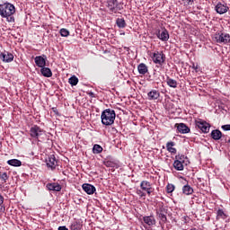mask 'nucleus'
<instances>
[{"label":"nucleus","instance_id":"obj_1","mask_svg":"<svg viewBox=\"0 0 230 230\" xmlns=\"http://www.w3.org/2000/svg\"><path fill=\"white\" fill-rule=\"evenodd\" d=\"M14 13L15 5L13 4L5 2L0 4V16L6 19L7 22H15Z\"/></svg>","mask_w":230,"mask_h":230},{"label":"nucleus","instance_id":"obj_2","mask_svg":"<svg viewBox=\"0 0 230 230\" xmlns=\"http://www.w3.org/2000/svg\"><path fill=\"white\" fill-rule=\"evenodd\" d=\"M101 119L102 125L109 127L114 124V120L116 119V111L114 110L106 109L102 112Z\"/></svg>","mask_w":230,"mask_h":230},{"label":"nucleus","instance_id":"obj_3","mask_svg":"<svg viewBox=\"0 0 230 230\" xmlns=\"http://www.w3.org/2000/svg\"><path fill=\"white\" fill-rule=\"evenodd\" d=\"M150 57L155 64H157L158 66H163L164 62L166 61V56L163 52H154L150 54Z\"/></svg>","mask_w":230,"mask_h":230},{"label":"nucleus","instance_id":"obj_4","mask_svg":"<svg viewBox=\"0 0 230 230\" xmlns=\"http://www.w3.org/2000/svg\"><path fill=\"white\" fill-rule=\"evenodd\" d=\"M31 137H34L35 139H39L41 136H46V131L40 128V127L34 125L30 129Z\"/></svg>","mask_w":230,"mask_h":230},{"label":"nucleus","instance_id":"obj_5","mask_svg":"<svg viewBox=\"0 0 230 230\" xmlns=\"http://www.w3.org/2000/svg\"><path fill=\"white\" fill-rule=\"evenodd\" d=\"M215 40L218 44H229L230 35L226 32H218L215 35Z\"/></svg>","mask_w":230,"mask_h":230},{"label":"nucleus","instance_id":"obj_6","mask_svg":"<svg viewBox=\"0 0 230 230\" xmlns=\"http://www.w3.org/2000/svg\"><path fill=\"white\" fill-rule=\"evenodd\" d=\"M215 10L217 13H219V15H223V13H227L229 6H227V4L224 2H218L215 7Z\"/></svg>","mask_w":230,"mask_h":230},{"label":"nucleus","instance_id":"obj_7","mask_svg":"<svg viewBox=\"0 0 230 230\" xmlns=\"http://www.w3.org/2000/svg\"><path fill=\"white\" fill-rule=\"evenodd\" d=\"M196 127H198V128H199L203 134H208V132H209V123L202 119L196 120Z\"/></svg>","mask_w":230,"mask_h":230},{"label":"nucleus","instance_id":"obj_8","mask_svg":"<svg viewBox=\"0 0 230 230\" xmlns=\"http://www.w3.org/2000/svg\"><path fill=\"white\" fill-rule=\"evenodd\" d=\"M156 215L163 224H166L168 222V218L166 217V208L164 206H161L159 209L156 211Z\"/></svg>","mask_w":230,"mask_h":230},{"label":"nucleus","instance_id":"obj_9","mask_svg":"<svg viewBox=\"0 0 230 230\" xmlns=\"http://www.w3.org/2000/svg\"><path fill=\"white\" fill-rule=\"evenodd\" d=\"M140 188L143 191H146L147 195H152V193H154V188H152V184L148 181H142Z\"/></svg>","mask_w":230,"mask_h":230},{"label":"nucleus","instance_id":"obj_10","mask_svg":"<svg viewBox=\"0 0 230 230\" xmlns=\"http://www.w3.org/2000/svg\"><path fill=\"white\" fill-rule=\"evenodd\" d=\"M157 39L162 40V42H168L170 39V33L168 32V30L163 29L162 31H158L156 33Z\"/></svg>","mask_w":230,"mask_h":230},{"label":"nucleus","instance_id":"obj_11","mask_svg":"<svg viewBox=\"0 0 230 230\" xmlns=\"http://www.w3.org/2000/svg\"><path fill=\"white\" fill-rule=\"evenodd\" d=\"M48 168H51V170H55L58 164L57 162V157L55 155H49L48 159H46Z\"/></svg>","mask_w":230,"mask_h":230},{"label":"nucleus","instance_id":"obj_12","mask_svg":"<svg viewBox=\"0 0 230 230\" xmlns=\"http://www.w3.org/2000/svg\"><path fill=\"white\" fill-rule=\"evenodd\" d=\"M34 62L38 67H46V55L37 56L34 58Z\"/></svg>","mask_w":230,"mask_h":230},{"label":"nucleus","instance_id":"obj_13","mask_svg":"<svg viewBox=\"0 0 230 230\" xmlns=\"http://www.w3.org/2000/svg\"><path fill=\"white\" fill-rule=\"evenodd\" d=\"M82 188L84 190V191H85V193H87V195H93V193L96 191V187H94L92 184L89 183H84L82 185Z\"/></svg>","mask_w":230,"mask_h":230},{"label":"nucleus","instance_id":"obj_14","mask_svg":"<svg viewBox=\"0 0 230 230\" xmlns=\"http://www.w3.org/2000/svg\"><path fill=\"white\" fill-rule=\"evenodd\" d=\"M82 227H84L82 219H75L70 226L71 230H82Z\"/></svg>","mask_w":230,"mask_h":230},{"label":"nucleus","instance_id":"obj_15","mask_svg":"<svg viewBox=\"0 0 230 230\" xmlns=\"http://www.w3.org/2000/svg\"><path fill=\"white\" fill-rule=\"evenodd\" d=\"M0 58L3 62H13V54L10 52H4L0 54Z\"/></svg>","mask_w":230,"mask_h":230},{"label":"nucleus","instance_id":"obj_16","mask_svg":"<svg viewBox=\"0 0 230 230\" xmlns=\"http://www.w3.org/2000/svg\"><path fill=\"white\" fill-rule=\"evenodd\" d=\"M119 4L118 0H108V8L110 12L116 13L118 12V9L116 8H118Z\"/></svg>","mask_w":230,"mask_h":230},{"label":"nucleus","instance_id":"obj_17","mask_svg":"<svg viewBox=\"0 0 230 230\" xmlns=\"http://www.w3.org/2000/svg\"><path fill=\"white\" fill-rule=\"evenodd\" d=\"M177 130L180 134H190V128L184 123L176 124Z\"/></svg>","mask_w":230,"mask_h":230},{"label":"nucleus","instance_id":"obj_18","mask_svg":"<svg viewBox=\"0 0 230 230\" xmlns=\"http://www.w3.org/2000/svg\"><path fill=\"white\" fill-rule=\"evenodd\" d=\"M47 188L49 191H60L62 190V186L56 182L48 183Z\"/></svg>","mask_w":230,"mask_h":230},{"label":"nucleus","instance_id":"obj_19","mask_svg":"<svg viewBox=\"0 0 230 230\" xmlns=\"http://www.w3.org/2000/svg\"><path fill=\"white\" fill-rule=\"evenodd\" d=\"M143 221L147 226H155L156 224L155 217L154 216H146L143 217Z\"/></svg>","mask_w":230,"mask_h":230},{"label":"nucleus","instance_id":"obj_20","mask_svg":"<svg viewBox=\"0 0 230 230\" xmlns=\"http://www.w3.org/2000/svg\"><path fill=\"white\" fill-rule=\"evenodd\" d=\"M40 73L45 76V78H51L53 76V72H51V69L49 67H41Z\"/></svg>","mask_w":230,"mask_h":230},{"label":"nucleus","instance_id":"obj_21","mask_svg":"<svg viewBox=\"0 0 230 230\" xmlns=\"http://www.w3.org/2000/svg\"><path fill=\"white\" fill-rule=\"evenodd\" d=\"M210 136L215 141H218L222 138V131L219 129H214L211 131Z\"/></svg>","mask_w":230,"mask_h":230},{"label":"nucleus","instance_id":"obj_22","mask_svg":"<svg viewBox=\"0 0 230 230\" xmlns=\"http://www.w3.org/2000/svg\"><path fill=\"white\" fill-rule=\"evenodd\" d=\"M147 96L148 100H157L161 96V93L157 90H152L147 93Z\"/></svg>","mask_w":230,"mask_h":230},{"label":"nucleus","instance_id":"obj_23","mask_svg":"<svg viewBox=\"0 0 230 230\" xmlns=\"http://www.w3.org/2000/svg\"><path fill=\"white\" fill-rule=\"evenodd\" d=\"M139 75H146L148 73V66L145 63H140L137 66Z\"/></svg>","mask_w":230,"mask_h":230},{"label":"nucleus","instance_id":"obj_24","mask_svg":"<svg viewBox=\"0 0 230 230\" xmlns=\"http://www.w3.org/2000/svg\"><path fill=\"white\" fill-rule=\"evenodd\" d=\"M7 164H9L10 166H22V162H21V160L18 159H11L7 161Z\"/></svg>","mask_w":230,"mask_h":230},{"label":"nucleus","instance_id":"obj_25","mask_svg":"<svg viewBox=\"0 0 230 230\" xmlns=\"http://www.w3.org/2000/svg\"><path fill=\"white\" fill-rule=\"evenodd\" d=\"M166 84L169 85V87H172V89H177V81L175 79L167 77Z\"/></svg>","mask_w":230,"mask_h":230},{"label":"nucleus","instance_id":"obj_26","mask_svg":"<svg viewBox=\"0 0 230 230\" xmlns=\"http://www.w3.org/2000/svg\"><path fill=\"white\" fill-rule=\"evenodd\" d=\"M173 167L178 172H182V170H184V164H182V163L181 161L175 160L173 163Z\"/></svg>","mask_w":230,"mask_h":230},{"label":"nucleus","instance_id":"obj_27","mask_svg":"<svg viewBox=\"0 0 230 230\" xmlns=\"http://www.w3.org/2000/svg\"><path fill=\"white\" fill-rule=\"evenodd\" d=\"M182 193H184V195H191L193 193V188L188 184L184 185L182 187Z\"/></svg>","mask_w":230,"mask_h":230},{"label":"nucleus","instance_id":"obj_28","mask_svg":"<svg viewBox=\"0 0 230 230\" xmlns=\"http://www.w3.org/2000/svg\"><path fill=\"white\" fill-rule=\"evenodd\" d=\"M116 24L118 28H125L127 26V22H125L124 18H118L116 20Z\"/></svg>","mask_w":230,"mask_h":230},{"label":"nucleus","instance_id":"obj_29","mask_svg":"<svg viewBox=\"0 0 230 230\" xmlns=\"http://www.w3.org/2000/svg\"><path fill=\"white\" fill-rule=\"evenodd\" d=\"M219 218H222L223 220L227 218V215H226L223 209H218L217 212V219L219 220Z\"/></svg>","mask_w":230,"mask_h":230},{"label":"nucleus","instance_id":"obj_30","mask_svg":"<svg viewBox=\"0 0 230 230\" xmlns=\"http://www.w3.org/2000/svg\"><path fill=\"white\" fill-rule=\"evenodd\" d=\"M103 152V147L102 146L95 144L93 147V154H102Z\"/></svg>","mask_w":230,"mask_h":230},{"label":"nucleus","instance_id":"obj_31","mask_svg":"<svg viewBox=\"0 0 230 230\" xmlns=\"http://www.w3.org/2000/svg\"><path fill=\"white\" fill-rule=\"evenodd\" d=\"M68 84H70V85L74 86V85H77L78 84V77H76V75H73L68 79Z\"/></svg>","mask_w":230,"mask_h":230},{"label":"nucleus","instance_id":"obj_32","mask_svg":"<svg viewBox=\"0 0 230 230\" xmlns=\"http://www.w3.org/2000/svg\"><path fill=\"white\" fill-rule=\"evenodd\" d=\"M174 190H175V185H173V184H168L166 186L167 193H173Z\"/></svg>","mask_w":230,"mask_h":230},{"label":"nucleus","instance_id":"obj_33","mask_svg":"<svg viewBox=\"0 0 230 230\" xmlns=\"http://www.w3.org/2000/svg\"><path fill=\"white\" fill-rule=\"evenodd\" d=\"M59 33L61 37H69V31L67 29H61Z\"/></svg>","mask_w":230,"mask_h":230},{"label":"nucleus","instance_id":"obj_34","mask_svg":"<svg viewBox=\"0 0 230 230\" xmlns=\"http://www.w3.org/2000/svg\"><path fill=\"white\" fill-rule=\"evenodd\" d=\"M176 161H180V163H184V159H186V156L184 155H178L175 156Z\"/></svg>","mask_w":230,"mask_h":230},{"label":"nucleus","instance_id":"obj_35","mask_svg":"<svg viewBox=\"0 0 230 230\" xmlns=\"http://www.w3.org/2000/svg\"><path fill=\"white\" fill-rule=\"evenodd\" d=\"M0 179H1V181H4V182H6V181H8V179H9L8 173H6V172L1 173Z\"/></svg>","mask_w":230,"mask_h":230},{"label":"nucleus","instance_id":"obj_36","mask_svg":"<svg viewBox=\"0 0 230 230\" xmlns=\"http://www.w3.org/2000/svg\"><path fill=\"white\" fill-rule=\"evenodd\" d=\"M193 3H194V0H183L184 6H191Z\"/></svg>","mask_w":230,"mask_h":230},{"label":"nucleus","instance_id":"obj_37","mask_svg":"<svg viewBox=\"0 0 230 230\" xmlns=\"http://www.w3.org/2000/svg\"><path fill=\"white\" fill-rule=\"evenodd\" d=\"M172 146H175V142H167L166 148L169 152L170 148H173Z\"/></svg>","mask_w":230,"mask_h":230},{"label":"nucleus","instance_id":"obj_38","mask_svg":"<svg viewBox=\"0 0 230 230\" xmlns=\"http://www.w3.org/2000/svg\"><path fill=\"white\" fill-rule=\"evenodd\" d=\"M222 128L226 131L230 130V124L223 125Z\"/></svg>","mask_w":230,"mask_h":230},{"label":"nucleus","instance_id":"obj_39","mask_svg":"<svg viewBox=\"0 0 230 230\" xmlns=\"http://www.w3.org/2000/svg\"><path fill=\"white\" fill-rule=\"evenodd\" d=\"M169 152H170L171 154H177V149H176L175 147H171L170 150H169Z\"/></svg>","mask_w":230,"mask_h":230},{"label":"nucleus","instance_id":"obj_40","mask_svg":"<svg viewBox=\"0 0 230 230\" xmlns=\"http://www.w3.org/2000/svg\"><path fill=\"white\" fill-rule=\"evenodd\" d=\"M137 195H140L141 197H146V194L141 190L137 191Z\"/></svg>","mask_w":230,"mask_h":230},{"label":"nucleus","instance_id":"obj_41","mask_svg":"<svg viewBox=\"0 0 230 230\" xmlns=\"http://www.w3.org/2000/svg\"><path fill=\"white\" fill-rule=\"evenodd\" d=\"M4 202V198L0 195V206H3V203Z\"/></svg>","mask_w":230,"mask_h":230},{"label":"nucleus","instance_id":"obj_42","mask_svg":"<svg viewBox=\"0 0 230 230\" xmlns=\"http://www.w3.org/2000/svg\"><path fill=\"white\" fill-rule=\"evenodd\" d=\"M52 111H53V112H54L57 116L59 115L58 110H57V108H52Z\"/></svg>","mask_w":230,"mask_h":230},{"label":"nucleus","instance_id":"obj_43","mask_svg":"<svg viewBox=\"0 0 230 230\" xmlns=\"http://www.w3.org/2000/svg\"><path fill=\"white\" fill-rule=\"evenodd\" d=\"M58 230H69L68 228H66L65 226H59L58 228Z\"/></svg>","mask_w":230,"mask_h":230},{"label":"nucleus","instance_id":"obj_44","mask_svg":"<svg viewBox=\"0 0 230 230\" xmlns=\"http://www.w3.org/2000/svg\"><path fill=\"white\" fill-rule=\"evenodd\" d=\"M192 68L195 69L196 72H197V69H199V65L193 64V65H192Z\"/></svg>","mask_w":230,"mask_h":230},{"label":"nucleus","instance_id":"obj_45","mask_svg":"<svg viewBox=\"0 0 230 230\" xmlns=\"http://www.w3.org/2000/svg\"><path fill=\"white\" fill-rule=\"evenodd\" d=\"M104 164H105V166H108V167H109V166H111V162H110V161H107V162L104 163Z\"/></svg>","mask_w":230,"mask_h":230},{"label":"nucleus","instance_id":"obj_46","mask_svg":"<svg viewBox=\"0 0 230 230\" xmlns=\"http://www.w3.org/2000/svg\"><path fill=\"white\" fill-rule=\"evenodd\" d=\"M90 94H91V96H93V93H91Z\"/></svg>","mask_w":230,"mask_h":230}]
</instances>
